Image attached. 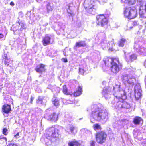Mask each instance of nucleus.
<instances>
[{
  "mask_svg": "<svg viewBox=\"0 0 146 146\" xmlns=\"http://www.w3.org/2000/svg\"><path fill=\"white\" fill-rule=\"evenodd\" d=\"M46 138L44 139L45 144L48 146H55L58 143L59 132L57 128L52 127L47 131Z\"/></svg>",
  "mask_w": 146,
  "mask_h": 146,
  "instance_id": "nucleus-1",
  "label": "nucleus"
},
{
  "mask_svg": "<svg viewBox=\"0 0 146 146\" xmlns=\"http://www.w3.org/2000/svg\"><path fill=\"white\" fill-rule=\"evenodd\" d=\"M92 117L95 120L106 122L108 119V113L105 110H102L96 105L91 106Z\"/></svg>",
  "mask_w": 146,
  "mask_h": 146,
  "instance_id": "nucleus-2",
  "label": "nucleus"
},
{
  "mask_svg": "<svg viewBox=\"0 0 146 146\" xmlns=\"http://www.w3.org/2000/svg\"><path fill=\"white\" fill-rule=\"evenodd\" d=\"M105 64L106 65L108 66L110 64L111 65V71L115 73L118 72L122 68L121 64L120 63L118 58L113 59L109 58L107 61L105 62Z\"/></svg>",
  "mask_w": 146,
  "mask_h": 146,
  "instance_id": "nucleus-3",
  "label": "nucleus"
},
{
  "mask_svg": "<svg viewBox=\"0 0 146 146\" xmlns=\"http://www.w3.org/2000/svg\"><path fill=\"white\" fill-rule=\"evenodd\" d=\"M113 89V95L115 97L114 101L117 100L123 101L126 98L125 91L122 89H120L119 86H118V88L114 87Z\"/></svg>",
  "mask_w": 146,
  "mask_h": 146,
  "instance_id": "nucleus-4",
  "label": "nucleus"
},
{
  "mask_svg": "<svg viewBox=\"0 0 146 146\" xmlns=\"http://www.w3.org/2000/svg\"><path fill=\"white\" fill-rule=\"evenodd\" d=\"M94 0H85L84 6L88 13L94 15L96 11V7L94 5Z\"/></svg>",
  "mask_w": 146,
  "mask_h": 146,
  "instance_id": "nucleus-5",
  "label": "nucleus"
},
{
  "mask_svg": "<svg viewBox=\"0 0 146 146\" xmlns=\"http://www.w3.org/2000/svg\"><path fill=\"white\" fill-rule=\"evenodd\" d=\"M124 15L126 17L131 19L135 18L137 15V10L134 7H126L124 9Z\"/></svg>",
  "mask_w": 146,
  "mask_h": 146,
  "instance_id": "nucleus-6",
  "label": "nucleus"
},
{
  "mask_svg": "<svg viewBox=\"0 0 146 146\" xmlns=\"http://www.w3.org/2000/svg\"><path fill=\"white\" fill-rule=\"evenodd\" d=\"M123 82L125 84H128L133 86L136 80L133 75L130 74H123L121 77Z\"/></svg>",
  "mask_w": 146,
  "mask_h": 146,
  "instance_id": "nucleus-7",
  "label": "nucleus"
},
{
  "mask_svg": "<svg viewBox=\"0 0 146 146\" xmlns=\"http://www.w3.org/2000/svg\"><path fill=\"white\" fill-rule=\"evenodd\" d=\"M46 113L44 115L45 117L49 120L56 121L58 118V115L53 112L50 109L46 110Z\"/></svg>",
  "mask_w": 146,
  "mask_h": 146,
  "instance_id": "nucleus-8",
  "label": "nucleus"
},
{
  "mask_svg": "<svg viewBox=\"0 0 146 146\" xmlns=\"http://www.w3.org/2000/svg\"><path fill=\"white\" fill-rule=\"evenodd\" d=\"M96 23L97 25L103 27L107 24L108 20L104 15H98L96 16Z\"/></svg>",
  "mask_w": 146,
  "mask_h": 146,
  "instance_id": "nucleus-9",
  "label": "nucleus"
},
{
  "mask_svg": "<svg viewBox=\"0 0 146 146\" xmlns=\"http://www.w3.org/2000/svg\"><path fill=\"white\" fill-rule=\"evenodd\" d=\"M135 96L136 100L141 99L142 96V91L139 83L137 84L134 88Z\"/></svg>",
  "mask_w": 146,
  "mask_h": 146,
  "instance_id": "nucleus-10",
  "label": "nucleus"
},
{
  "mask_svg": "<svg viewBox=\"0 0 146 146\" xmlns=\"http://www.w3.org/2000/svg\"><path fill=\"white\" fill-rule=\"evenodd\" d=\"M106 133L104 131L98 133L96 135V141L98 143L102 144L104 142L107 137Z\"/></svg>",
  "mask_w": 146,
  "mask_h": 146,
  "instance_id": "nucleus-11",
  "label": "nucleus"
},
{
  "mask_svg": "<svg viewBox=\"0 0 146 146\" xmlns=\"http://www.w3.org/2000/svg\"><path fill=\"white\" fill-rule=\"evenodd\" d=\"M134 48L140 55L146 56V48L135 43L134 45Z\"/></svg>",
  "mask_w": 146,
  "mask_h": 146,
  "instance_id": "nucleus-12",
  "label": "nucleus"
},
{
  "mask_svg": "<svg viewBox=\"0 0 146 146\" xmlns=\"http://www.w3.org/2000/svg\"><path fill=\"white\" fill-rule=\"evenodd\" d=\"M112 89L110 87H105L103 89L102 93L106 99L110 98Z\"/></svg>",
  "mask_w": 146,
  "mask_h": 146,
  "instance_id": "nucleus-13",
  "label": "nucleus"
},
{
  "mask_svg": "<svg viewBox=\"0 0 146 146\" xmlns=\"http://www.w3.org/2000/svg\"><path fill=\"white\" fill-rule=\"evenodd\" d=\"M126 52H124V54L125 56V59L127 62H131L134 61L137 58V56L135 54H127L126 55Z\"/></svg>",
  "mask_w": 146,
  "mask_h": 146,
  "instance_id": "nucleus-14",
  "label": "nucleus"
},
{
  "mask_svg": "<svg viewBox=\"0 0 146 146\" xmlns=\"http://www.w3.org/2000/svg\"><path fill=\"white\" fill-rule=\"evenodd\" d=\"M17 27L13 29V31L15 32L16 31H18L19 33H20L23 29H24L25 27V25L22 22H18L16 23Z\"/></svg>",
  "mask_w": 146,
  "mask_h": 146,
  "instance_id": "nucleus-15",
  "label": "nucleus"
},
{
  "mask_svg": "<svg viewBox=\"0 0 146 146\" xmlns=\"http://www.w3.org/2000/svg\"><path fill=\"white\" fill-rule=\"evenodd\" d=\"M50 40V36L48 35H46L45 37L43 38L42 42L43 45L46 46L50 44H51Z\"/></svg>",
  "mask_w": 146,
  "mask_h": 146,
  "instance_id": "nucleus-16",
  "label": "nucleus"
},
{
  "mask_svg": "<svg viewBox=\"0 0 146 146\" xmlns=\"http://www.w3.org/2000/svg\"><path fill=\"white\" fill-rule=\"evenodd\" d=\"M113 41L110 42L109 43H107L106 41H104V42H102L101 43L103 49H105L106 48L109 47L112 48L113 45H114Z\"/></svg>",
  "mask_w": 146,
  "mask_h": 146,
  "instance_id": "nucleus-17",
  "label": "nucleus"
},
{
  "mask_svg": "<svg viewBox=\"0 0 146 146\" xmlns=\"http://www.w3.org/2000/svg\"><path fill=\"white\" fill-rule=\"evenodd\" d=\"M2 111L3 112L7 114L9 113L11 111V108L10 105L5 104L3 105L2 108Z\"/></svg>",
  "mask_w": 146,
  "mask_h": 146,
  "instance_id": "nucleus-18",
  "label": "nucleus"
},
{
  "mask_svg": "<svg viewBox=\"0 0 146 146\" xmlns=\"http://www.w3.org/2000/svg\"><path fill=\"white\" fill-rule=\"evenodd\" d=\"M45 65L41 64L37 66L35 68V70L38 72L41 73L45 71Z\"/></svg>",
  "mask_w": 146,
  "mask_h": 146,
  "instance_id": "nucleus-19",
  "label": "nucleus"
},
{
  "mask_svg": "<svg viewBox=\"0 0 146 146\" xmlns=\"http://www.w3.org/2000/svg\"><path fill=\"white\" fill-rule=\"evenodd\" d=\"M67 130L69 133L72 134L73 135H75L76 133V127L73 125H70L69 129H67Z\"/></svg>",
  "mask_w": 146,
  "mask_h": 146,
  "instance_id": "nucleus-20",
  "label": "nucleus"
},
{
  "mask_svg": "<svg viewBox=\"0 0 146 146\" xmlns=\"http://www.w3.org/2000/svg\"><path fill=\"white\" fill-rule=\"evenodd\" d=\"M143 122L142 119L139 117H135L133 119V123L135 125H139L140 123H143Z\"/></svg>",
  "mask_w": 146,
  "mask_h": 146,
  "instance_id": "nucleus-21",
  "label": "nucleus"
},
{
  "mask_svg": "<svg viewBox=\"0 0 146 146\" xmlns=\"http://www.w3.org/2000/svg\"><path fill=\"white\" fill-rule=\"evenodd\" d=\"M116 102V103L115 105V107L116 109L119 110L122 108L123 101L117 100V101H115Z\"/></svg>",
  "mask_w": 146,
  "mask_h": 146,
  "instance_id": "nucleus-22",
  "label": "nucleus"
},
{
  "mask_svg": "<svg viewBox=\"0 0 146 146\" xmlns=\"http://www.w3.org/2000/svg\"><path fill=\"white\" fill-rule=\"evenodd\" d=\"M68 145L69 146H79L80 145L79 143L75 140L69 142Z\"/></svg>",
  "mask_w": 146,
  "mask_h": 146,
  "instance_id": "nucleus-23",
  "label": "nucleus"
},
{
  "mask_svg": "<svg viewBox=\"0 0 146 146\" xmlns=\"http://www.w3.org/2000/svg\"><path fill=\"white\" fill-rule=\"evenodd\" d=\"M82 87L79 86L78 90L76 92H74V95L75 96H80L82 94Z\"/></svg>",
  "mask_w": 146,
  "mask_h": 146,
  "instance_id": "nucleus-24",
  "label": "nucleus"
},
{
  "mask_svg": "<svg viewBox=\"0 0 146 146\" xmlns=\"http://www.w3.org/2000/svg\"><path fill=\"white\" fill-rule=\"evenodd\" d=\"M123 3H125L129 5H133L135 3V0H121Z\"/></svg>",
  "mask_w": 146,
  "mask_h": 146,
  "instance_id": "nucleus-25",
  "label": "nucleus"
},
{
  "mask_svg": "<svg viewBox=\"0 0 146 146\" xmlns=\"http://www.w3.org/2000/svg\"><path fill=\"white\" fill-rule=\"evenodd\" d=\"M7 139L4 137L0 138V146H5L7 144Z\"/></svg>",
  "mask_w": 146,
  "mask_h": 146,
  "instance_id": "nucleus-26",
  "label": "nucleus"
},
{
  "mask_svg": "<svg viewBox=\"0 0 146 146\" xmlns=\"http://www.w3.org/2000/svg\"><path fill=\"white\" fill-rule=\"evenodd\" d=\"M86 45V44L84 41H81L77 42L76 43V47H80L84 46Z\"/></svg>",
  "mask_w": 146,
  "mask_h": 146,
  "instance_id": "nucleus-27",
  "label": "nucleus"
},
{
  "mask_svg": "<svg viewBox=\"0 0 146 146\" xmlns=\"http://www.w3.org/2000/svg\"><path fill=\"white\" fill-rule=\"evenodd\" d=\"M26 17L27 18L30 20H34V15L33 13H31L30 12H28L26 14Z\"/></svg>",
  "mask_w": 146,
  "mask_h": 146,
  "instance_id": "nucleus-28",
  "label": "nucleus"
},
{
  "mask_svg": "<svg viewBox=\"0 0 146 146\" xmlns=\"http://www.w3.org/2000/svg\"><path fill=\"white\" fill-rule=\"evenodd\" d=\"M52 102L53 104L55 106H59V102L57 98H53L52 99Z\"/></svg>",
  "mask_w": 146,
  "mask_h": 146,
  "instance_id": "nucleus-29",
  "label": "nucleus"
},
{
  "mask_svg": "<svg viewBox=\"0 0 146 146\" xmlns=\"http://www.w3.org/2000/svg\"><path fill=\"white\" fill-rule=\"evenodd\" d=\"M122 108L123 109H129L130 107V104L125 101H123Z\"/></svg>",
  "mask_w": 146,
  "mask_h": 146,
  "instance_id": "nucleus-30",
  "label": "nucleus"
},
{
  "mask_svg": "<svg viewBox=\"0 0 146 146\" xmlns=\"http://www.w3.org/2000/svg\"><path fill=\"white\" fill-rule=\"evenodd\" d=\"M126 41V40L125 38H121L119 43V46L122 47H123Z\"/></svg>",
  "mask_w": 146,
  "mask_h": 146,
  "instance_id": "nucleus-31",
  "label": "nucleus"
},
{
  "mask_svg": "<svg viewBox=\"0 0 146 146\" xmlns=\"http://www.w3.org/2000/svg\"><path fill=\"white\" fill-rule=\"evenodd\" d=\"M125 70L127 71V72H130V73L133 74L135 69L133 68L132 67L130 66L129 68H126Z\"/></svg>",
  "mask_w": 146,
  "mask_h": 146,
  "instance_id": "nucleus-32",
  "label": "nucleus"
},
{
  "mask_svg": "<svg viewBox=\"0 0 146 146\" xmlns=\"http://www.w3.org/2000/svg\"><path fill=\"white\" fill-rule=\"evenodd\" d=\"M79 71L80 73L82 75H84L86 73V69L81 67L79 68Z\"/></svg>",
  "mask_w": 146,
  "mask_h": 146,
  "instance_id": "nucleus-33",
  "label": "nucleus"
},
{
  "mask_svg": "<svg viewBox=\"0 0 146 146\" xmlns=\"http://www.w3.org/2000/svg\"><path fill=\"white\" fill-rule=\"evenodd\" d=\"M53 7L51 6L50 3H48L46 6L47 12L49 13L50 11H52L53 9Z\"/></svg>",
  "mask_w": 146,
  "mask_h": 146,
  "instance_id": "nucleus-34",
  "label": "nucleus"
},
{
  "mask_svg": "<svg viewBox=\"0 0 146 146\" xmlns=\"http://www.w3.org/2000/svg\"><path fill=\"white\" fill-rule=\"evenodd\" d=\"M43 97L42 96H40L38 97V99L37 100L36 103L42 104V102Z\"/></svg>",
  "mask_w": 146,
  "mask_h": 146,
  "instance_id": "nucleus-35",
  "label": "nucleus"
},
{
  "mask_svg": "<svg viewBox=\"0 0 146 146\" xmlns=\"http://www.w3.org/2000/svg\"><path fill=\"white\" fill-rule=\"evenodd\" d=\"M93 127L94 130H99L100 129V125L98 124H94L93 126Z\"/></svg>",
  "mask_w": 146,
  "mask_h": 146,
  "instance_id": "nucleus-36",
  "label": "nucleus"
},
{
  "mask_svg": "<svg viewBox=\"0 0 146 146\" xmlns=\"http://www.w3.org/2000/svg\"><path fill=\"white\" fill-rule=\"evenodd\" d=\"M3 61L4 63L5 66H7L9 65V64L10 62V59L8 58L6 59H5V60H4Z\"/></svg>",
  "mask_w": 146,
  "mask_h": 146,
  "instance_id": "nucleus-37",
  "label": "nucleus"
},
{
  "mask_svg": "<svg viewBox=\"0 0 146 146\" xmlns=\"http://www.w3.org/2000/svg\"><path fill=\"white\" fill-rule=\"evenodd\" d=\"M63 91L64 94H68L67 90L66 85H64L63 86Z\"/></svg>",
  "mask_w": 146,
  "mask_h": 146,
  "instance_id": "nucleus-38",
  "label": "nucleus"
},
{
  "mask_svg": "<svg viewBox=\"0 0 146 146\" xmlns=\"http://www.w3.org/2000/svg\"><path fill=\"white\" fill-rule=\"evenodd\" d=\"M96 142L93 141H91L90 142V146H95Z\"/></svg>",
  "mask_w": 146,
  "mask_h": 146,
  "instance_id": "nucleus-39",
  "label": "nucleus"
},
{
  "mask_svg": "<svg viewBox=\"0 0 146 146\" xmlns=\"http://www.w3.org/2000/svg\"><path fill=\"white\" fill-rule=\"evenodd\" d=\"M3 60H5V59H8L7 58V55L6 54H4L3 55Z\"/></svg>",
  "mask_w": 146,
  "mask_h": 146,
  "instance_id": "nucleus-40",
  "label": "nucleus"
},
{
  "mask_svg": "<svg viewBox=\"0 0 146 146\" xmlns=\"http://www.w3.org/2000/svg\"><path fill=\"white\" fill-rule=\"evenodd\" d=\"M7 131V130L6 128H4L3 131V133L5 135H6V132Z\"/></svg>",
  "mask_w": 146,
  "mask_h": 146,
  "instance_id": "nucleus-41",
  "label": "nucleus"
},
{
  "mask_svg": "<svg viewBox=\"0 0 146 146\" xmlns=\"http://www.w3.org/2000/svg\"><path fill=\"white\" fill-rule=\"evenodd\" d=\"M19 133L18 132L15 135H14V138H16V139H17L18 138H19Z\"/></svg>",
  "mask_w": 146,
  "mask_h": 146,
  "instance_id": "nucleus-42",
  "label": "nucleus"
},
{
  "mask_svg": "<svg viewBox=\"0 0 146 146\" xmlns=\"http://www.w3.org/2000/svg\"><path fill=\"white\" fill-rule=\"evenodd\" d=\"M19 18H22L23 16V14L21 12H20L19 13Z\"/></svg>",
  "mask_w": 146,
  "mask_h": 146,
  "instance_id": "nucleus-43",
  "label": "nucleus"
},
{
  "mask_svg": "<svg viewBox=\"0 0 146 146\" xmlns=\"http://www.w3.org/2000/svg\"><path fill=\"white\" fill-rule=\"evenodd\" d=\"M130 23H129V25L130 24H131L130 23H131V24L132 25L133 24L134 25H137V22L136 21H135L133 22H130Z\"/></svg>",
  "mask_w": 146,
  "mask_h": 146,
  "instance_id": "nucleus-44",
  "label": "nucleus"
},
{
  "mask_svg": "<svg viewBox=\"0 0 146 146\" xmlns=\"http://www.w3.org/2000/svg\"><path fill=\"white\" fill-rule=\"evenodd\" d=\"M62 60L64 62H67V60L66 58H63Z\"/></svg>",
  "mask_w": 146,
  "mask_h": 146,
  "instance_id": "nucleus-45",
  "label": "nucleus"
},
{
  "mask_svg": "<svg viewBox=\"0 0 146 146\" xmlns=\"http://www.w3.org/2000/svg\"><path fill=\"white\" fill-rule=\"evenodd\" d=\"M4 35L1 33H0V39L3 38Z\"/></svg>",
  "mask_w": 146,
  "mask_h": 146,
  "instance_id": "nucleus-46",
  "label": "nucleus"
},
{
  "mask_svg": "<svg viewBox=\"0 0 146 146\" xmlns=\"http://www.w3.org/2000/svg\"><path fill=\"white\" fill-rule=\"evenodd\" d=\"M34 98L32 97H31V101H30V103H31V104H32V102L33 100H34Z\"/></svg>",
  "mask_w": 146,
  "mask_h": 146,
  "instance_id": "nucleus-47",
  "label": "nucleus"
},
{
  "mask_svg": "<svg viewBox=\"0 0 146 146\" xmlns=\"http://www.w3.org/2000/svg\"><path fill=\"white\" fill-rule=\"evenodd\" d=\"M7 146H17V145H16L11 143L9 144V145H7Z\"/></svg>",
  "mask_w": 146,
  "mask_h": 146,
  "instance_id": "nucleus-48",
  "label": "nucleus"
},
{
  "mask_svg": "<svg viewBox=\"0 0 146 146\" xmlns=\"http://www.w3.org/2000/svg\"><path fill=\"white\" fill-rule=\"evenodd\" d=\"M11 6H13L14 5V3L13 2H11L10 4Z\"/></svg>",
  "mask_w": 146,
  "mask_h": 146,
  "instance_id": "nucleus-49",
  "label": "nucleus"
},
{
  "mask_svg": "<svg viewBox=\"0 0 146 146\" xmlns=\"http://www.w3.org/2000/svg\"><path fill=\"white\" fill-rule=\"evenodd\" d=\"M47 23H45L44 24H43V25L44 26H46L48 25Z\"/></svg>",
  "mask_w": 146,
  "mask_h": 146,
  "instance_id": "nucleus-50",
  "label": "nucleus"
},
{
  "mask_svg": "<svg viewBox=\"0 0 146 146\" xmlns=\"http://www.w3.org/2000/svg\"><path fill=\"white\" fill-rule=\"evenodd\" d=\"M144 65L145 66L146 68V60L145 61L144 63Z\"/></svg>",
  "mask_w": 146,
  "mask_h": 146,
  "instance_id": "nucleus-51",
  "label": "nucleus"
},
{
  "mask_svg": "<svg viewBox=\"0 0 146 146\" xmlns=\"http://www.w3.org/2000/svg\"><path fill=\"white\" fill-rule=\"evenodd\" d=\"M143 146H146V143H143Z\"/></svg>",
  "mask_w": 146,
  "mask_h": 146,
  "instance_id": "nucleus-52",
  "label": "nucleus"
},
{
  "mask_svg": "<svg viewBox=\"0 0 146 146\" xmlns=\"http://www.w3.org/2000/svg\"><path fill=\"white\" fill-rule=\"evenodd\" d=\"M36 1L38 2H40L42 0H36Z\"/></svg>",
  "mask_w": 146,
  "mask_h": 146,
  "instance_id": "nucleus-53",
  "label": "nucleus"
},
{
  "mask_svg": "<svg viewBox=\"0 0 146 146\" xmlns=\"http://www.w3.org/2000/svg\"><path fill=\"white\" fill-rule=\"evenodd\" d=\"M55 88L57 90H58L59 89V88L55 87Z\"/></svg>",
  "mask_w": 146,
  "mask_h": 146,
  "instance_id": "nucleus-54",
  "label": "nucleus"
},
{
  "mask_svg": "<svg viewBox=\"0 0 146 146\" xmlns=\"http://www.w3.org/2000/svg\"><path fill=\"white\" fill-rule=\"evenodd\" d=\"M145 84L146 85V75L145 78Z\"/></svg>",
  "mask_w": 146,
  "mask_h": 146,
  "instance_id": "nucleus-55",
  "label": "nucleus"
},
{
  "mask_svg": "<svg viewBox=\"0 0 146 146\" xmlns=\"http://www.w3.org/2000/svg\"><path fill=\"white\" fill-rule=\"evenodd\" d=\"M52 90V92H54L55 90V89H53Z\"/></svg>",
  "mask_w": 146,
  "mask_h": 146,
  "instance_id": "nucleus-56",
  "label": "nucleus"
},
{
  "mask_svg": "<svg viewBox=\"0 0 146 146\" xmlns=\"http://www.w3.org/2000/svg\"><path fill=\"white\" fill-rule=\"evenodd\" d=\"M105 83H106V82H105V81H104V82H102V84H105Z\"/></svg>",
  "mask_w": 146,
  "mask_h": 146,
  "instance_id": "nucleus-57",
  "label": "nucleus"
},
{
  "mask_svg": "<svg viewBox=\"0 0 146 146\" xmlns=\"http://www.w3.org/2000/svg\"><path fill=\"white\" fill-rule=\"evenodd\" d=\"M91 122H92V123H94V122H93V121L92 120H91Z\"/></svg>",
  "mask_w": 146,
  "mask_h": 146,
  "instance_id": "nucleus-58",
  "label": "nucleus"
},
{
  "mask_svg": "<svg viewBox=\"0 0 146 146\" xmlns=\"http://www.w3.org/2000/svg\"><path fill=\"white\" fill-rule=\"evenodd\" d=\"M112 103L114 104L115 103V102H112Z\"/></svg>",
  "mask_w": 146,
  "mask_h": 146,
  "instance_id": "nucleus-59",
  "label": "nucleus"
},
{
  "mask_svg": "<svg viewBox=\"0 0 146 146\" xmlns=\"http://www.w3.org/2000/svg\"><path fill=\"white\" fill-rule=\"evenodd\" d=\"M64 55H66L65 54H64Z\"/></svg>",
  "mask_w": 146,
  "mask_h": 146,
  "instance_id": "nucleus-60",
  "label": "nucleus"
}]
</instances>
